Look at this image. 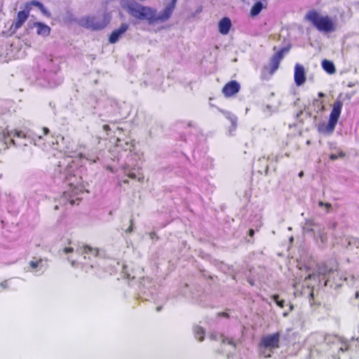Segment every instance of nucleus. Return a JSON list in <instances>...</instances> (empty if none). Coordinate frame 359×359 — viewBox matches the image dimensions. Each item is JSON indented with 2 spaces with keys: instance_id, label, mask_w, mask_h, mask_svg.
Listing matches in <instances>:
<instances>
[{
  "instance_id": "nucleus-1",
  "label": "nucleus",
  "mask_w": 359,
  "mask_h": 359,
  "mask_svg": "<svg viewBox=\"0 0 359 359\" xmlns=\"http://www.w3.org/2000/svg\"><path fill=\"white\" fill-rule=\"evenodd\" d=\"M76 165L74 161L70 158L64 160V162H60L57 168L54 172V177L60 182H67L70 187L69 190L65 191L61 198V201L64 203H69L71 205L79 203L80 201L79 194L81 191V188L79 187L80 178L76 175Z\"/></svg>"
},
{
  "instance_id": "nucleus-2",
  "label": "nucleus",
  "mask_w": 359,
  "mask_h": 359,
  "mask_svg": "<svg viewBox=\"0 0 359 359\" xmlns=\"http://www.w3.org/2000/svg\"><path fill=\"white\" fill-rule=\"evenodd\" d=\"M165 1L168 2L167 5L158 14L156 9L142 6L134 0L127 1L123 7L133 18L146 20L149 25H152L156 22H165L171 17L177 0Z\"/></svg>"
},
{
  "instance_id": "nucleus-3",
  "label": "nucleus",
  "mask_w": 359,
  "mask_h": 359,
  "mask_svg": "<svg viewBox=\"0 0 359 359\" xmlns=\"http://www.w3.org/2000/svg\"><path fill=\"white\" fill-rule=\"evenodd\" d=\"M60 70L59 60L52 55L39 58L36 79L44 87L55 88L62 83V79L57 75Z\"/></svg>"
},
{
  "instance_id": "nucleus-4",
  "label": "nucleus",
  "mask_w": 359,
  "mask_h": 359,
  "mask_svg": "<svg viewBox=\"0 0 359 359\" xmlns=\"http://www.w3.org/2000/svg\"><path fill=\"white\" fill-rule=\"evenodd\" d=\"M117 149H121L125 152L128 151L126 155V159L122 168L124 172L131 179H136L137 175L134 171L138 170L140 168L139 161L141 158V154L134 151V144L131 141L123 142L121 140H117L116 144Z\"/></svg>"
},
{
  "instance_id": "nucleus-5",
  "label": "nucleus",
  "mask_w": 359,
  "mask_h": 359,
  "mask_svg": "<svg viewBox=\"0 0 359 359\" xmlns=\"http://www.w3.org/2000/svg\"><path fill=\"white\" fill-rule=\"evenodd\" d=\"M305 20L310 22L320 32L331 33L336 29V26L330 16L321 15L316 10L307 12Z\"/></svg>"
},
{
  "instance_id": "nucleus-6",
  "label": "nucleus",
  "mask_w": 359,
  "mask_h": 359,
  "mask_svg": "<svg viewBox=\"0 0 359 359\" xmlns=\"http://www.w3.org/2000/svg\"><path fill=\"white\" fill-rule=\"evenodd\" d=\"M41 130V133H39L37 134H34L32 137H29L25 134L22 131L18 130L16 129L8 130V128H6L4 131V138L6 143H7L9 141L10 143L14 145L15 144V142L13 138L15 137L25 139L30 138L31 142H33L34 145L40 146L41 142L43 140V135H46L49 133V129L46 127L43 128Z\"/></svg>"
},
{
  "instance_id": "nucleus-7",
  "label": "nucleus",
  "mask_w": 359,
  "mask_h": 359,
  "mask_svg": "<svg viewBox=\"0 0 359 359\" xmlns=\"http://www.w3.org/2000/svg\"><path fill=\"white\" fill-rule=\"evenodd\" d=\"M342 107L343 102L341 100H337L334 102L327 124L318 126V131L320 133L330 135L334 132L341 115Z\"/></svg>"
},
{
  "instance_id": "nucleus-8",
  "label": "nucleus",
  "mask_w": 359,
  "mask_h": 359,
  "mask_svg": "<svg viewBox=\"0 0 359 359\" xmlns=\"http://www.w3.org/2000/svg\"><path fill=\"white\" fill-rule=\"evenodd\" d=\"M109 22V20L107 19V14H104L102 18L93 15L82 17L79 19V24L83 27L92 30H101L107 26Z\"/></svg>"
},
{
  "instance_id": "nucleus-9",
  "label": "nucleus",
  "mask_w": 359,
  "mask_h": 359,
  "mask_svg": "<svg viewBox=\"0 0 359 359\" xmlns=\"http://www.w3.org/2000/svg\"><path fill=\"white\" fill-rule=\"evenodd\" d=\"M325 341L326 343L329 344L332 342L333 344H337V348L340 352H344L345 351H348L351 349L353 344L358 342L359 343V337L355 339L353 337L351 338V340H344L337 336H327L325 337Z\"/></svg>"
},
{
  "instance_id": "nucleus-10",
  "label": "nucleus",
  "mask_w": 359,
  "mask_h": 359,
  "mask_svg": "<svg viewBox=\"0 0 359 359\" xmlns=\"http://www.w3.org/2000/svg\"><path fill=\"white\" fill-rule=\"evenodd\" d=\"M280 339V333L276 332L262 337L259 344L261 348H269L273 351L279 348Z\"/></svg>"
},
{
  "instance_id": "nucleus-11",
  "label": "nucleus",
  "mask_w": 359,
  "mask_h": 359,
  "mask_svg": "<svg viewBox=\"0 0 359 359\" xmlns=\"http://www.w3.org/2000/svg\"><path fill=\"white\" fill-rule=\"evenodd\" d=\"M290 50V47H283L276 53H275L271 57L269 67H266V69H269V73L271 74H274V72L278 69L280 61L284 57L285 53H287Z\"/></svg>"
},
{
  "instance_id": "nucleus-12",
  "label": "nucleus",
  "mask_w": 359,
  "mask_h": 359,
  "mask_svg": "<svg viewBox=\"0 0 359 359\" xmlns=\"http://www.w3.org/2000/svg\"><path fill=\"white\" fill-rule=\"evenodd\" d=\"M76 254L80 255V257L72 261V264L73 266L76 262H82V258L85 259L87 258V256H88L89 259L90 258V256L96 257L98 254V250L96 248H93L86 245L80 248H77L76 250Z\"/></svg>"
},
{
  "instance_id": "nucleus-13",
  "label": "nucleus",
  "mask_w": 359,
  "mask_h": 359,
  "mask_svg": "<svg viewBox=\"0 0 359 359\" xmlns=\"http://www.w3.org/2000/svg\"><path fill=\"white\" fill-rule=\"evenodd\" d=\"M128 28L129 25L127 23H122L118 29H114L111 33L109 36V42L110 43H116Z\"/></svg>"
},
{
  "instance_id": "nucleus-14",
  "label": "nucleus",
  "mask_w": 359,
  "mask_h": 359,
  "mask_svg": "<svg viewBox=\"0 0 359 359\" xmlns=\"http://www.w3.org/2000/svg\"><path fill=\"white\" fill-rule=\"evenodd\" d=\"M294 82L299 86L304 83L306 81L304 67L300 64H296L294 74Z\"/></svg>"
},
{
  "instance_id": "nucleus-15",
  "label": "nucleus",
  "mask_w": 359,
  "mask_h": 359,
  "mask_svg": "<svg viewBox=\"0 0 359 359\" xmlns=\"http://www.w3.org/2000/svg\"><path fill=\"white\" fill-rule=\"evenodd\" d=\"M240 84L236 81L227 83L222 89V93L226 97H230L237 93L240 90Z\"/></svg>"
},
{
  "instance_id": "nucleus-16",
  "label": "nucleus",
  "mask_w": 359,
  "mask_h": 359,
  "mask_svg": "<svg viewBox=\"0 0 359 359\" xmlns=\"http://www.w3.org/2000/svg\"><path fill=\"white\" fill-rule=\"evenodd\" d=\"M33 27L36 28V34L39 36L46 37L50 34V27L43 22H34Z\"/></svg>"
},
{
  "instance_id": "nucleus-17",
  "label": "nucleus",
  "mask_w": 359,
  "mask_h": 359,
  "mask_svg": "<svg viewBox=\"0 0 359 359\" xmlns=\"http://www.w3.org/2000/svg\"><path fill=\"white\" fill-rule=\"evenodd\" d=\"M29 16V11H21L18 13L17 18L13 22L12 26L14 27L15 29H18L22 27L24 22L27 20Z\"/></svg>"
},
{
  "instance_id": "nucleus-18",
  "label": "nucleus",
  "mask_w": 359,
  "mask_h": 359,
  "mask_svg": "<svg viewBox=\"0 0 359 359\" xmlns=\"http://www.w3.org/2000/svg\"><path fill=\"white\" fill-rule=\"evenodd\" d=\"M232 23L230 18L224 17L219 22V31L222 34L226 35L229 32Z\"/></svg>"
},
{
  "instance_id": "nucleus-19",
  "label": "nucleus",
  "mask_w": 359,
  "mask_h": 359,
  "mask_svg": "<svg viewBox=\"0 0 359 359\" xmlns=\"http://www.w3.org/2000/svg\"><path fill=\"white\" fill-rule=\"evenodd\" d=\"M29 266L36 275L41 274L45 270V268L43 265V261L41 259L31 261L29 262Z\"/></svg>"
},
{
  "instance_id": "nucleus-20",
  "label": "nucleus",
  "mask_w": 359,
  "mask_h": 359,
  "mask_svg": "<svg viewBox=\"0 0 359 359\" xmlns=\"http://www.w3.org/2000/svg\"><path fill=\"white\" fill-rule=\"evenodd\" d=\"M29 266L36 275L41 274L45 270V268L43 265V261L41 259L31 261L29 262Z\"/></svg>"
},
{
  "instance_id": "nucleus-21",
  "label": "nucleus",
  "mask_w": 359,
  "mask_h": 359,
  "mask_svg": "<svg viewBox=\"0 0 359 359\" xmlns=\"http://www.w3.org/2000/svg\"><path fill=\"white\" fill-rule=\"evenodd\" d=\"M264 8V6L262 1H257L255 3V4L252 6V7L250 9V15L252 18H255L257 16L262 9Z\"/></svg>"
},
{
  "instance_id": "nucleus-22",
  "label": "nucleus",
  "mask_w": 359,
  "mask_h": 359,
  "mask_svg": "<svg viewBox=\"0 0 359 359\" xmlns=\"http://www.w3.org/2000/svg\"><path fill=\"white\" fill-rule=\"evenodd\" d=\"M210 339L212 340H218L222 339V343H227L230 345H232L233 347H236V343L232 339H229L228 337H225L222 334L217 333H212L210 336Z\"/></svg>"
},
{
  "instance_id": "nucleus-23",
  "label": "nucleus",
  "mask_w": 359,
  "mask_h": 359,
  "mask_svg": "<svg viewBox=\"0 0 359 359\" xmlns=\"http://www.w3.org/2000/svg\"><path fill=\"white\" fill-rule=\"evenodd\" d=\"M29 5L36 6L44 15L47 17L50 16V13L49 12V11L40 1H38L36 0H32L27 4V7Z\"/></svg>"
},
{
  "instance_id": "nucleus-24",
  "label": "nucleus",
  "mask_w": 359,
  "mask_h": 359,
  "mask_svg": "<svg viewBox=\"0 0 359 359\" xmlns=\"http://www.w3.org/2000/svg\"><path fill=\"white\" fill-rule=\"evenodd\" d=\"M323 69L330 74H334L336 72V69L334 63L332 61L327 60H323L322 61Z\"/></svg>"
},
{
  "instance_id": "nucleus-25",
  "label": "nucleus",
  "mask_w": 359,
  "mask_h": 359,
  "mask_svg": "<svg viewBox=\"0 0 359 359\" xmlns=\"http://www.w3.org/2000/svg\"><path fill=\"white\" fill-rule=\"evenodd\" d=\"M195 337L199 341H202L204 339L205 331L203 327L200 326H195L194 328Z\"/></svg>"
},
{
  "instance_id": "nucleus-26",
  "label": "nucleus",
  "mask_w": 359,
  "mask_h": 359,
  "mask_svg": "<svg viewBox=\"0 0 359 359\" xmlns=\"http://www.w3.org/2000/svg\"><path fill=\"white\" fill-rule=\"evenodd\" d=\"M332 270L328 269L325 264H322L318 268V276L319 278L322 276L324 278L327 273L331 272Z\"/></svg>"
},
{
  "instance_id": "nucleus-27",
  "label": "nucleus",
  "mask_w": 359,
  "mask_h": 359,
  "mask_svg": "<svg viewBox=\"0 0 359 359\" xmlns=\"http://www.w3.org/2000/svg\"><path fill=\"white\" fill-rule=\"evenodd\" d=\"M258 351L260 355L265 357V358H269L271 356V354L273 353V350L269 348H261L260 344H258Z\"/></svg>"
},
{
  "instance_id": "nucleus-28",
  "label": "nucleus",
  "mask_w": 359,
  "mask_h": 359,
  "mask_svg": "<svg viewBox=\"0 0 359 359\" xmlns=\"http://www.w3.org/2000/svg\"><path fill=\"white\" fill-rule=\"evenodd\" d=\"M79 156L81 158H85L88 161H91L92 163H95L97 161V159H98V158L97 156H91L88 154L86 156V154H83L81 153L79 154Z\"/></svg>"
},
{
  "instance_id": "nucleus-29",
  "label": "nucleus",
  "mask_w": 359,
  "mask_h": 359,
  "mask_svg": "<svg viewBox=\"0 0 359 359\" xmlns=\"http://www.w3.org/2000/svg\"><path fill=\"white\" fill-rule=\"evenodd\" d=\"M345 156V154L342 151H339L338 154H331L330 155V159L332 161L337 160L339 157L342 158Z\"/></svg>"
},
{
  "instance_id": "nucleus-30",
  "label": "nucleus",
  "mask_w": 359,
  "mask_h": 359,
  "mask_svg": "<svg viewBox=\"0 0 359 359\" xmlns=\"http://www.w3.org/2000/svg\"><path fill=\"white\" fill-rule=\"evenodd\" d=\"M272 298L279 307L283 308L285 306V301L279 300L278 295H273Z\"/></svg>"
},
{
  "instance_id": "nucleus-31",
  "label": "nucleus",
  "mask_w": 359,
  "mask_h": 359,
  "mask_svg": "<svg viewBox=\"0 0 359 359\" xmlns=\"http://www.w3.org/2000/svg\"><path fill=\"white\" fill-rule=\"evenodd\" d=\"M226 117L230 120V121L231 122L232 125H233V126L236 125V121H237V118H236V116L234 114H231L229 112H226Z\"/></svg>"
},
{
  "instance_id": "nucleus-32",
  "label": "nucleus",
  "mask_w": 359,
  "mask_h": 359,
  "mask_svg": "<svg viewBox=\"0 0 359 359\" xmlns=\"http://www.w3.org/2000/svg\"><path fill=\"white\" fill-rule=\"evenodd\" d=\"M65 152L70 154L71 156H73L76 154V151L74 150L73 147L71 146H67Z\"/></svg>"
},
{
  "instance_id": "nucleus-33",
  "label": "nucleus",
  "mask_w": 359,
  "mask_h": 359,
  "mask_svg": "<svg viewBox=\"0 0 359 359\" xmlns=\"http://www.w3.org/2000/svg\"><path fill=\"white\" fill-rule=\"evenodd\" d=\"M349 245H354L357 248H359V238H352L351 241H348Z\"/></svg>"
},
{
  "instance_id": "nucleus-34",
  "label": "nucleus",
  "mask_w": 359,
  "mask_h": 359,
  "mask_svg": "<svg viewBox=\"0 0 359 359\" xmlns=\"http://www.w3.org/2000/svg\"><path fill=\"white\" fill-rule=\"evenodd\" d=\"M279 159V156L278 155H276V156H273V155H270L268 156V160H270V161H278Z\"/></svg>"
},
{
  "instance_id": "nucleus-35",
  "label": "nucleus",
  "mask_w": 359,
  "mask_h": 359,
  "mask_svg": "<svg viewBox=\"0 0 359 359\" xmlns=\"http://www.w3.org/2000/svg\"><path fill=\"white\" fill-rule=\"evenodd\" d=\"M63 251H64L65 253L73 252H74V248H72V247H67V248H64Z\"/></svg>"
},
{
  "instance_id": "nucleus-36",
  "label": "nucleus",
  "mask_w": 359,
  "mask_h": 359,
  "mask_svg": "<svg viewBox=\"0 0 359 359\" xmlns=\"http://www.w3.org/2000/svg\"><path fill=\"white\" fill-rule=\"evenodd\" d=\"M293 308H294V306H293L292 304H290V306H289V311H285V312H284V313H283V316L284 317H287V316H288L289 312H290V311H292Z\"/></svg>"
},
{
  "instance_id": "nucleus-37",
  "label": "nucleus",
  "mask_w": 359,
  "mask_h": 359,
  "mask_svg": "<svg viewBox=\"0 0 359 359\" xmlns=\"http://www.w3.org/2000/svg\"><path fill=\"white\" fill-rule=\"evenodd\" d=\"M318 205H319V206H320V207H322V206L325 205V206H326V207H327V208H328L331 207V205H330V203H323V202H322V201H320V202L318 203Z\"/></svg>"
},
{
  "instance_id": "nucleus-38",
  "label": "nucleus",
  "mask_w": 359,
  "mask_h": 359,
  "mask_svg": "<svg viewBox=\"0 0 359 359\" xmlns=\"http://www.w3.org/2000/svg\"><path fill=\"white\" fill-rule=\"evenodd\" d=\"M132 231H133V226H132V225H131L130 226H129V227L126 230V233H130V232H132Z\"/></svg>"
},
{
  "instance_id": "nucleus-39",
  "label": "nucleus",
  "mask_w": 359,
  "mask_h": 359,
  "mask_svg": "<svg viewBox=\"0 0 359 359\" xmlns=\"http://www.w3.org/2000/svg\"><path fill=\"white\" fill-rule=\"evenodd\" d=\"M315 276H316L315 273L309 274L308 278H309V279L314 278Z\"/></svg>"
},
{
  "instance_id": "nucleus-40",
  "label": "nucleus",
  "mask_w": 359,
  "mask_h": 359,
  "mask_svg": "<svg viewBox=\"0 0 359 359\" xmlns=\"http://www.w3.org/2000/svg\"><path fill=\"white\" fill-rule=\"evenodd\" d=\"M103 129L107 131L109 129V126L108 125H104L103 126Z\"/></svg>"
},
{
  "instance_id": "nucleus-41",
  "label": "nucleus",
  "mask_w": 359,
  "mask_h": 359,
  "mask_svg": "<svg viewBox=\"0 0 359 359\" xmlns=\"http://www.w3.org/2000/svg\"><path fill=\"white\" fill-rule=\"evenodd\" d=\"M318 97H325V94L322 92H320L318 93Z\"/></svg>"
},
{
  "instance_id": "nucleus-42",
  "label": "nucleus",
  "mask_w": 359,
  "mask_h": 359,
  "mask_svg": "<svg viewBox=\"0 0 359 359\" xmlns=\"http://www.w3.org/2000/svg\"><path fill=\"white\" fill-rule=\"evenodd\" d=\"M249 234H250V236H253V234H254V230H252V229H250V230H249Z\"/></svg>"
},
{
  "instance_id": "nucleus-43",
  "label": "nucleus",
  "mask_w": 359,
  "mask_h": 359,
  "mask_svg": "<svg viewBox=\"0 0 359 359\" xmlns=\"http://www.w3.org/2000/svg\"><path fill=\"white\" fill-rule=\"evenodd\" d=\"M298 176L299 177H302L304 176V172L303 171L299 172L298 174Z\"/></svg>"
},
{
  "instance_id": "nucleus-44",
  "label": "nucleus",
  "mask_w": 359,
  "mask_h": 359,
  "mask_svg": "<svg viewBox=\"0 0 359 359\" xmlns=\"http://www.w3.org/2000/svg\"><path fill=\"white\" fill-rule=\"evenodd\" d=\"M358 297H359V292H356L355 293V299H358Z\"/></svg>"
},
{
  "instance_id": "nucleus-45",
  "label": "nucleus",
  "mask_w": 359,
  "mask_h": 359,
  "mask_svg": "<svg viewBox=\"0 0 359 359\" xmlns=\"http://www.w3.org/2000/svg\"><path fill=\"white\" fill-rule=\"evenodd\" d=\"M219 315L222 316H224V317H228V314L226 313H219Z\"/></svg>"
},
{
  "instance_id": "nucleus-46",
  "label": "nucleus",
  "mask_w": 359,
  "mask_h": 359,
  "mask_svg": "<svg viewBox=\"0 0 359 359\" xmlns=\"http://www.w3.org/2000/svg\"><path fill=\"white\" fill-rule=\"evenodd\" d=\"M268 170H269V166L266 165V169H265L266 174H267Z\"/></svg>"
},
{
  "instance_id": "nucleus-47",
  "label": "nucleus",
  "mask_w": 359,
  "mask_h": 359,
  "mask_svg": "<svg viewBox=\"0 0 359 359\" xmlns=\"http://www.w3.org/2000/svg\"><path fill=\"white\" fill-rule=\"evenodd\" d=\"M262 159H265V157H264V156H263L262 158H259L258 161H262Z\"/></svg>"
},
{
  "instance_id": "nucleus-48",
  "label": "nucleus",
  "mask_w": 359,
  "mask_h": 359,
  "mask_svg": "<svg viewBox=\"0 0 359 359\" xmlns=\"http://www.w3.org/2000/svg\"><path fill=\"white\" fill-rule=\"evenodd\" d=\"M161 307H157V309H156L157 311H159L161 310Z\"/></svg>"
},
{
  "instance_id": "nucleus-49",
  "label": "nucleus",
  "mask_w": 359,
  "mask_h": 359,
  "mask_svg": "<svg viewBox=\"0 0 359 359\" xmlns=\"http://www.w3.org/2000/svg\"><path fill=\"white\" fill-rule=\"evenodd\" d=\"M55 210L58 209V206H57V205H55Z\"/></svg>"
},
{
  "instance_id": "nucleus-50",
  "label": "nucleus",
  "mask_w": 359,
  "mask_h": 359,
  "mask_svg": "<svg viewBox=\"0 0 359 359\" xmlns=\"http://www.w3.org/2000/svg\"><path fill=\"white\" fill-rule=\"evenodd\" d=\"M128 180H124V183H128Z\"/></svg>"
},
{
  "instance_id": "nucleus-51",
  "label": "nucleus",
  "mask_w": 359,
  "mask_h": 359,
  "mask_svg": "<svg viewBox=\"0 0 359 359\" xmlns=\"http://www.w3.org/2000/svg\"><path fill=\"white\" fill-rule=\"evenodd\" d=\"M334 359H339V358H336L335 356H334Z\"/></svg>"
}]
</instances>
